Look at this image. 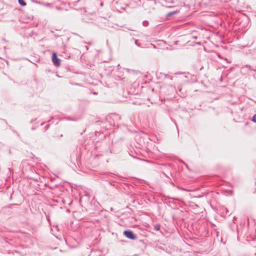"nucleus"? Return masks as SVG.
I'll use <instances>...</instances> for the list:
<instances>
[{
  "mask_svg": "<svg viewBox=\"0 0 256 256\" xmlns=\"http://www.w3.org/2000/svg\"><path fill=\"white\" fill-rule=\"evenodd\" d=\"M124 235L128 238L131 240L136 239V236L130 230H126L124 232Z\"/></svg>",
  "mask_w": 256,
  "mask_h": 256,
  "instance_id": "f257e3e1",
  "label": "nucleus"
},
{
  "mask_svg": "<svg viewBox=\"0 0 256 256\" xmlns=\"http://www.w3.org/2000/svg\"><path fill=\"white\" fill-rule=\"evenodd\" d=\"M52 60L54 64L58 66L60 64L61 60L59 58H58L56 54V52H54L52 55Z\"/></svg>",
  "mask_w": 256,
  "mask_h": 256,
  "instance_id": "f03ea898",
  "label": "nucleus"
},
{
  "mask_svg": "<svg viewBox=\"0 0 256 256\" xmlns=\"http://www.w3.org/2000/svg\"><path fill=\"white\" fill-rule=\"evenodd\" d=\"M161 166H165L166 168H168L171 167V165L170 164H158V168L162 169Z\"/></svg>",
  "mask_w": 256,
  "mask_h": 256,
  "instance_id": "7ed1b4c3",
  "label": "nucleus"
},
{
  "mask_svg": "<svg viewBox=\"0 0 256 256\" xmlns=\"http://www.w3.org/2000/svg\"><path fill=\"white\" fill-rule=\"evenodd\" d=\"M18 4L21 6H25L26 4V2L24 0H18Z\"/></svg>",
  "mask_w": 256,
  "mask_h": 256,
  "instance_id": "20e7f679",
  "label": "nucleus"
},
{
  "mask_svg": "<svg viewBox=\"0 0 256 256\" xmlns=\"http://www.w3.org/2000/svg\"><path fill=\"white\" fill-rule=\"evenodd\" d=\"M160 224H156L154 226V230H155L158 231L160 230Z\"/></svg>",
  "mask_w": 256,
  "mask_h": 256,
  "instance_id": "39448f33",
  "label": "nucleus"
},
{
  "mask_svg": "<svg viewBox=\"0 0 256 256\" xmlns=\"http://www.w3.org/2000/svg\"><path fill=\"white\" fill-rule=\"evenodd\" d=\"M246 67L250 70L256 71V66L254 67L253 66H252L246 65Z\"/></svg>",
  "mask_w": 256,
  "mask_h": 256,
  "instance_id": "423d86ee",
  "label": "nucleus"
},
{
  "mask_svg": "<svg viewBox=\"0 0 256 256\" xmlns=\"http://www.w3.org/2000/svg\"><path fill=\"white\" fill-rule=\"evenodd\" d=\"M142 24L144 26H147L148 25V20H144L142 22Z\"/></svg>",
  "mask_w": 256,
  "mask_h": 256,
  "instance_id": "0eeeda50",
  "label": "nucleus"
},
{
  "mask_svg": "<svg viewBox=\"0 0 256 256\" xmlns=\"http://www.w3.org/2000/svg\"><path fill=\"white\" fill-rule=\"evenodd\" d=\"M252 121L256 123V114L254 115L252 118Z\"/></svg>",
  "mask_w": 256,
  "mask_h": 256,
  "instance_id": "6e6552de",
  "label": "nucleus"
},
{
  "mask_svg": "<svg viewBox=\"0 0 256 256\" xmlns=\"http://www.w3.org/2000/svg\"><path fill=\"white\" fill-rule=\"evenodd\" d=\"M174 13H175V12H169V13H168V14H167V16H172V15L174 14Z\"/></svg>",
  "mask_w": 256,
  "mask_h": 256,
  "instance_id": "1a4fd4ad",
  "label": "nucleus"
},
{
  "mask_svg": "<svg viewBox=\"0 0 256 256\" xmlns=\"http://www.w3.org/2000/svg\"><path fill=\"white\" fill-rule=\"evenodd\" d=\"M134 43H135V44H136V46H139V44H138V40H134Z\"/></svg>",
  "mask_w": 256,
  "mask_h": 256,
  "instance_id": "9d476101",
  "label": "nucleus"
},
{
  "mask_svg": "<svg viewBox=\"0 0 256 256\" xmlns=\"http://www.w3.org/2000/svg\"><path fill=\"white\" fill-rule=\"evenodd\" d=\"M56 10H62V8H61L58 7V6H56Z\"/></svg>",
  "mask_w": 256,
  "mask_h": 256,
  "instance_id": "9b49d317",
  "label": "nucleus"
},
{
  "mask_svg": "<svg viewBox=\"0 0 256 256\" xmlns=\"http://www.w3.org/2000/svg\"><path fill=\"white\" fill-rule=\"evenodd\" d=\"M49 126H50V125L49 124H47L46 126V129H48L49 128Z\"/></svg>",
  "mask_w": 256,
  "mask_h": 256,
  "instance_id": "f8f14e48",
  "label": "nucleus"
},
{
  "mask_svg": "<svg viewBox=\"0 0 256 256\" xmlns=\"http://www.w3.org/2000/svg\"><path fill=\"white\" fill-rule=\"evenodd\" d=\"M36 120V119L35 120H32L31 121H30V122L32 124L33 123L35 120Z\"/></svg>",
  "mask_w": 256,
  "mask_h": 256,
  "instance_id": "ddd939ff",
  "label": "nucleus"
},
{
  "mask_svg": "<svg viewBox=\"0 0 256 256\" xmlns=\"http://www.w3.org/2000/svg\"><path fill=\"white\" fill-rule=\"evenodd\" d=\"M12 132L14 133V134H16V132H18L16 130H13Z\"/></svg>",
  "mask_w": 256,
  "mask_h": 256,
  "instance_id": "4468645a",
  "label": "nucleus"
},
{
  "mask_svg": "<svg viewBox=\"0 0 256 256\" xmlns=\"http://www.w3.org/2000/svg\"><path fill=\"white\" fill-rule=\"evenodd\" d=\"M192 38H193L194 39H196V36H193V37H192Z\"/></svg>",
  "mask_w": 256,
  "mask_h": 256,
  "instance_id": "2eb2a0df",
  "label": "nucleus"
},
{
  "mask_svg": "<svg viewBox=\"0 0 256 256\" xmlns=\"http://www.w3.org/2000/svg\"><path fill=\"white\" fill-rule=\"evenodd\" d=\"M44 122H42L40 124V126H43L44 124Z\"/></svg>",
  "mask_w": 256,
  "mask_h": 256,
  "instance_id": "dca6fc26",
  "label": "nucleus"
},
{
  "mask_svg": "<svg viewBox=\"0 0 256 256\" xmlns=\"http://www.w3.org/2000/svg\"><path fill=\"white\" fill-rule=\"evenodd\" d=\"M35 128H32V130H35Z\"/></svg>",
  "mask_w": 256,
  "mask_h": 256,
  "instance_id": "f3484780",
  "label": "nucleus"
},
{
  "mask_svg": "<svg viewBox=\"0 0 256 256\" xmlns=\"http://www.w3.org/2000/svg\"><path fill=\"white\" fill-rule=\"evenodd\" d=\"M16 135H17L18 136H20V135H19V134H18V132H16Z\"/></svg>",
  "mask_w": 256,
  "mask_h": 256,
  "instance_id": "a211bd4d",
  "label": "nucleus"
},
{
  "mask_svg": "<svg viewBox=\"0 0 256 256\" xmlns=\"http://www.w3.org/2000/svg\"><path fill=\"white\" fill-rule=\"evenodd\" d=\"M32 154V158H34L35 156L33 154Z\"/></svg>",
  "mask_w": 256,
  "mask_h": 256,
  "instance_id": "6ab92c4d",
  "label": "nucleus"
},
{
  "mask_svg": "<svg viewBox=\"0 0 256 256\" xmlns=\"http://www.w3.org/2000/svg\"><path fill=\"white\" fill-rule=\"evenodd\" d=\"M8 170H9L10 172L11 171V169L10 168H8Z\"/></svg>",
  "mask_w": 256,
  "mask_h": 256,
  "instance_id": "aec40b11",
  "label": "nucleus"
}]
</instances>
